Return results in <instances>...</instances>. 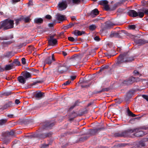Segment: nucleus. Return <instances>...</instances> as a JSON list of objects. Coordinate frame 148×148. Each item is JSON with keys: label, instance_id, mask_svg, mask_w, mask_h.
Returning a JSON list of instances; mask_svg holds the SVG:
<instances>
[{"label": "nucleus", "instance_id": "f3484780", "mask_svg": "<svg viewBox=\"0 0 148 148\" xmlns=\"http://www.w3.org/2000/svg\"><path fill=\"white\" fill-rule=\"evenodd\" d=\"M14 132L13 130H12L10 132L8 131L6 132L4 134V136L6 138L10 136H12L14 135Z\"/></svg>", "mask_w": 148, "mask_h": 148}, {"label": "nucleus", "instance_id": "774afa93", "mask_svg": "<svg viewBox=\"0 0 148 148\" xmlns=\"http://www.w3.org/2000/svg\"><path fill=\"white\" fill-rule=\"evenodd\" d=\"M133 72H134V74L135 75H138L140 74L139 72L138 71H137L136 70H135Z\"/></svg>", "mask_w": 148, "mask_h": 148}, {"label": "nucleus", "instance_id": "8fccbe9b", "mask_svg": "<svg viewBox=\"0 0 148 148\" xmlns=\"http://www.w3.org/2000/svg\"><path fill=\"white\" fill-rule=\"evenodd\" d=\"M127 35L131 39H133L134 40V39L135 38L134 36L128 33H127Z\"/></svg>", "mask_w": 148, "mask_h": 148}, {"label": "nucleus", "instance_id": "e2e57ef3", "mask_svg": "<svg viewBox=\"0 0 148 148\" xmlns=\"http://www.w3.org/2000/svg\"><path fill=\"white\" fill-rule=\"evenodd\" d=\"M142 97L147 101H148V96L145 95H143Z\"/></svg>", "mask_w": 148, "mask_h": 148}, {"label": "nucleus", "instance_id": "7ed1b4c3", "mask_svg": "<svg viewBox=\"0 0 148 148\" xmlns=\"http://www.w3.org/2000/svg\"><path fill=\"white\" fill-rule=\"evenodd\" d=\"M69 68L66 62L64 63H60L57 67V72L59 74H65Z\"/></svg>", "mask_w": 148, "mask_h": 148}, {"label": "nucleus", "instance_id": "cd10ccee", "mask_svg": "<svg viewBox=\"0 0 148 148\" xmlns=\"http://www.w3.org/2000/svg\"><path fill=\"white\" fill-rule=\"evenodd\" d=\"M34 21L37 24H41L43 22V20L41 18H36L34 19Z\"/></svg>", "mask_w": 148, "mask_h": 148}, {"label": "nucleus", "instance_id": "6ab92c4d", "mask_svg": "<svg viewBox=\"0 0 148 148\" xmlns=\"http://www.w3.org/2000/svg\"><path fill=\"white\" fill-rule=\"evenodd\" d=\"M56 16V18L58 21H63L66 19V17L64 16L61 15L60 14H58Z\"/></svg>", "mask_w": 148, "mask_h": 148}, {"label": "nucleus", "instance_id": "0e129e2a", "mask_svg": "<svg viewBox=\"0 0 148 148\" xmlns=\"http://www.w3.org/2000/svg\"><path fill=\"white\" fill-rule=\"evenodd\" d=\"M127 112L129 116H131V115H132V114L133 113L132 112H131L129 110V109H128L127 111Z\"/></svg>", "mask_w": 148, "mask_h": 148}, {"label": "nucleus", "instance_id": "aec40b11", "mask_svg": "<svg viewBox=\"0 0 148 148\" xmlns=\"http://www.w3.org/2000/svg\"><path fill=\"white\" fill-rule=\"evenodd\" d=\"M118 32L119 38H122L124 36V35L125 34L127 35V34L126 32H125V31L123 30L118 31Z\"/></svg>", "mask_w": 148, "mask_h": 148}, {"label": "nucleus", "instance_id": "20e7f679", "mask_svg": "<svg viewBox=\"0 0 148 148\" xmlns=\"http://www.w3.org/2000/svg\"><path fill=\"white\" fill-rule=\"evenodd\" d=\"M79 56H75L67 60L66 62L70 67L71 66H75L78 64L80 61Z\"/></svg>", "mask_w": 148, "mask_h": 148}, {"label": "nucleus", "instance_id": "49530a36", "mask_svg": "<svg viewBox=\"0 0 148 148\" xmlns=\"http://www.w3.org/2000/svg\"><path fill=\"white\" fill-rule=\"evenodd\" d=\"M49 144H42L41 145V148H46L49 147Z\"/></svg>", "mask_w": 148, "mask_h": 148}, {"label": "nucleus", "instance_id": "a878e982", "mask_svg": "<svg viewBox=\"0 0 148 148\" xmlns=\"http://www.w3.org/2000/svg\"><path fill=\"white\" fill-rule=\"evenodd\" d=\"M110 36L111 38L114 37L119 38L118 32H111L110 35Z\"/></svg>", "mask_w": 148, "mask_h": 148}, {"label": "nucleus", "instance_id": "09e8293b", "mask_svg": "<svg viewBox=\"0 0 148 148\" xmlns=\"http://www.w3.org/2000/svg\"><path fill=\"white\" fill-rule=\"evenodd\" d=\"M136 27V26L134 25H130L129 26V28L131 29H135Z\"/></svg>", "mask_w": 148, "mask_h": 148}, {"label": "nucleus", "instance_id": "7c9ffc66", "mask_svg": "<svg viewBox=\"0 0 148 148\" xmlns=\"http://www.w3.org/2000/svg\"><path fill=\"white\" fill-rule=\"evenodd\" d=\"M109 66L108 65H103L101 67V69L99 71V72L102 71L104 69H107L109 68Z\"/></svg>", "mask_w": 148, "mask_h": 148}, {"label": "nucleus", "instance_id": "c9c22d12", "mask_svg": "<svg viewBox=\"0 0 148 148\" xmlns=\"http://www.w3.org/2000/svg\"><path fill=\"white\" fill-rule=\"evenodd\" d=\"M96 28V26L95 25H92L89 26V28L91 31L95 30Z\"/></svg>", "mask_w": 148, "mask_h": 148}, {"label": "nucleus", "instance_id": "f03ea898", "mask_svg": "<svg viewBox=\"0 0 148 148\" xmlns=\"http://www.w3.org/2000/svg\"><path fill=\"white\" fill-rule=\"evenodd\" d=\"M14 21L7 19L2 21L0 23V29L5 30L13 28L14 27Z\"/></svg>", "mask_w": 148, "mask_h": 148}, {"label": "nucleus", "instance_id": "b1692460", "mask_svg": "<svg viewBox=\"0 0 148 148\" xmlns=\"http://www.w3.org/2000/svg\"><path fill=\"white\" fill-rule=\"evenodd\" d=\"M52 63V61L50 56L47 58L44 61V63L45 64H51Z\"/></svg>", "mask_w": 148, "mask_h": 148}, {"label": "nucleus", "instance_id": "a18cd8bd", "mask_svg": "<svg viewBox=\"0 0 148 148\" xmlns=\"http://www.w3.org/2000/svg\"><path fill=\"white\" fill-rule=\"evenodd\" d=\"M73 3L75 4H78L81 2V0H72Z\"/></svg>", "mask_w": 148, "mask_h": 148}, {"label": "nucleus", "instance_id": "c85d7f7f", "mask_svg": "<svg viewBox=\"0 0 148 148\" xmlns=\"http://www.w3.org/2000/svg\"><path fill=\"white\" fill-rule=\"evenodd\" d=\"M22 20H23L25 23H28L30 21V17H24L22 16L21 17Z\"/></svg>", "mask_w": 148, "mask_h": 148}, {"label": "nucleus", "instance_id": "680f3d73", "mask_svg": "<svg viewBox=\"0 0 148 148\" xmlns=\"http://www.w3.org/2000/svg\"><path fill=\"white\" fill-rule=\"evenodd\" d=\"M88 138V137L87 136H84L82 137L80 139V140H85L87 139Z\"/></svg>", "mask_w": 148, "mask_h": 148}, {"label": "nucleus", "instance_id": "393cba45", "mask_svg": "<svg viewBox=\"0 0 148 148\" xmlns=\"http://www.w3.org/2000/svg\"><path fill=\"white\" fill-rule=\"evenodd\" d=\"M23 75L26 79L31 77V75L30 73L27 71H26L25 73H23Z\"/></svg>", "mask_w": 148, "mask_h": 148}, {"label": "nucleus", "instance_id": "a211bd4d", "mask_svg": "<svg viewBox=\"0 0 148 148\" xmlns=\"http://www.w3.org/2000/svg\"><path fill=\"white\" fill-rule=\"evenodd\" d=\"M73 33L76 36L82 35V34H84L85 32L84 31H80L78 30H75Z\"/></svg>", "mask_w": 148, "mask_h": 148}, {"label": "nucleus", "instance_id": "13d9d810", "mask_svg": "<svg viewBox=\"0 0 148 148\" xmlns=\"http://www.w3.org/2000/svg\"><path fill=\"white\" fill-rule=\"evenodd\" d=\"M46 138L51 136V132H47L45 133Z\"/></svg>", "mask_w": 148, "mask_h": 148}, {"label": "nucleus", "instance_id": "2f4dec72", "mask_svg": "<svg viewBox=\"0 0 148 148\" xmlns=\"http://www.w3.org/2000/svg\"><path fill=\"white\" fill-rule=\"evenodd\" d=\"M7 121V119H6L0 120V125H5Z\"/></svg>", "mask_w": 148, "mask_h": 148}, {"label": "nucleus", "instance_id": "1a4fd4ad", "mask_svg": "<svg viewBox=\"0 0 148 148\" xmlns=\"http://www.w3.org/2000/svg\"><path fill=\"white\" fill-rule=\"evenodd\" d=\"M104 129V128L102 127L90 130L88 134L91 135H94L97 133L98 132Z\"/></svg>", "mask_w": 148, "mask_h": 148}, {"label": "nucleus", "instance_id": "37998d69", "mask_svg": "<svg viewBox=\"0 0 148 148\" xmlns=\"http://www.w3.org/2000/svg\"><path fill=\"white\" fill-rule=\"evenodd\" d=\"M114 136L115 137H122L121 133L118 132L114 134Z\"/></svg>", "mask_w": 148, "mask_h": 148}, {"label": "nucleus", "instance_id": "5701e85b", "mask_svg": "<svg viewBox=\"0 0 148 148\" xmlns=\"http://www.w3.org/2000/svg\"><path fill=\"white\" fill-rule=\"evenodd\" d=\"M105 27L107 29H110L112 26L114 25L112 22L110 21H107Z\"/></svg>", "mask_w": 148, "mask_h": 148}, {"label": "nucleus", "instance_id": "2eb2a0df", "mask_svg": "<svg viewBox=\"0 0 148 148\" xmlns=\"http://www.w3.org/2000/svg\"><path fill=\"white\" fill-rule=\"evenodd\" d=\"M128 14L129 16L133 17L137 16L138 15V13L134 10H129L128 12Z\"/></svg>", "mask_w": 148, "mask_h": 148}, {"label": "nucleus", "instance_id": "79ce46f5", "mask_svg": "<svg viewBox=\"0 0 148 148\" xmlns=\"http://www.w3.org/2000/svg\"><path fill=\"white\" fill-rule=\"evenodd\" d=\"M11 92H3L2 95L4 96H8L11 95Z\"/></svg>", "mask_w": 148, "mask_h": 148}, {"label": "nucleus", "instance_id": "423d86ee", "mask_svg": "<svg viewBox=\"0 0 148 148\" xmlns=\"http://www.w3.org/2000/svg\"><path fill=\"white\" fill-rule=\"evenodd\" d=\"M134 41L136 44L140 45L148 43V41L145 40L143 39H140L138 38H134Z\"/></svg>", "mask_w": 148, "mask_h": 148}, {"label": "nucleus", "instance_id": "ea45409f", "mask_svg": "<svg viewBox=\"0 0 148 148\" xmlns=\"http://www.w3.org/2000/svg\"><path fill=\"white\" fill-rule=\"evenodd\" d=\"M12 63H13V64L14 65V64H16L18 66H20L21 65L20 62L17 59H15L14 61Z\"/></svg>", "mask_w": 148, "mask_h": 148}, {"label": "nucleus", "instance_id": "f704fd0d", "mask_svg": "<svg viewBox=\"0 0 148 148\" xmlns=\"http://www.w3.org/2000/svg\"><path fill=\"white\" fill-rule=\"evenodd\" d=\"M121 133L122 137L128 136V134L127 133V130H125L124 131H123L121 132Z\"/></svg>", "mask_w": 148, "mask_h": 148}, {"label": "nucleus", "instance_id": "bf43d9fd", "mask_svg": "<svg viewBox=\"0 0 148 148\" xmlns=\"http://www.w3.org/2000/svg\"><path fill=\"white\" fill-rule=\"evenodd\" d=\"M30 71H32L35 72L36 73H38L39 72V70H36L34 69H30Z\"/></svg>", "mask_w": 148, "mask_h": 148}, {"label": "nucleus", "instance_id": "c03bdc74", "mask_svg": "<svg viewBox=\"0 0 148 148\" xmlns=\"http://www.w3.org/2000/svg\"><path fill=\"white\" fill-rule=\"evenodd\" d=\"M138 16L140 18H142L143 17L144 13L143 12H138Z\"/></svg>", "mask_w": 148, "mask_h": 148}, {"label": "nucleus", "instance_id": "39448f33", "mask_svg": "<svg viewBox=\"0 0 148 148\" xmlns=\"http://www.w3.org/2000/svg\"><path fill=\"white\" fill-rule=\"evenodd\" d=\"M55 125V123L53 121H46L42 124H41V126L43 129L46 128L51 129Z\"/></svg>", "mask_w": 148, "mask_h": 148}, {"label": "nucleus", "instance_id": "9d476101", "mask_svg": "<svg viewBox=\"0 0 148 148\" xmlns=\"http://www.w3.org/2000/svg\"><path fill=\"white\" fill-rule=\"evenodd\" d=\"M136 129H138V130L137 131H136L134 134V135L136 137H139L143 136L145 135V133L143 131L141 130V128H137Z\"/></svg>", "mask_w": 148, "mask_h": 148}, {"label": "nucleus", "instance_id": "338daca9", "mask_svg": "<svg viewBox=\"0 0 148 148\" xmlns=\"http://www.w3.org/2000/svg\"><path fill=\"white\" fill-rule=\"evenodd\" d=\"M117 8V5L116 4H114L113 6L112 9L111 10H115Z\"/></svg>", "mask_w": 148, "mask_h": 148}, {"label": "nucleus", "instance_id": "72a5a7b5", "mask_svg": "<svg viewBox=\"0 0 148 148\" xmlns=\"http://www.w3.org/2000/svg\"><path fill=\"white\" fill-rule=\"evenodd\" d=\"M109 90V88H102L101 90L100 91H97V93H100L101 92H104L105 91H108Z\"/></svg>", "mask_w": 148, "mask_h": 148}, {"label": "nucleus", "instance_id": "412c9836", "mask_svg": "<svg viewBox=\"0 0 148 148\" xmlns=\"http://www.w3.org/2000/svg\"><path fill=\"white\" fill-rule=\"evenodd\" d=\"M13 63H11L8 65H5L4 70L8 71L12 69L15 67L14 65L13 64Z\"/></svg>", "mask_w": 148, "mask_h": 148}, {"label": "nucleus", "instance_id": "0eeeda50", "mask_svg": "<svg viewBox=\"0 0 148 148\" xmlns=\"http://www.w3.org/2000/svg\"><path fill=\"white\" fill-rule=\"evenodd\" d=\"M14 103H13L12 101H8L5 103V104L2 106L1 108L3 110H5L13 107L14 106Z\"/></svg>", "mask_w": 148, "mask_h": 148}, {"label": "nucleus", "instance_id": "bb28decb", "mask_svg": "<svg viewBox=\"0 0 148 148\" xmlns=\"http://www.w3.org/2000/svg\"><path fill=\"white\" fill-rule=\"evenodd\" d=\"M128 136L130 135L133 132H135L136 131H137L138 130V129H128L127 130Z\"/></svg>", "mask_w": 148, "mask_h": 148}, {"label": "nucleus", "instance_id": "58836bf2", "mask_svg": "<svg viewBox=\"0 0 148 148\" xmlns=\"http://www.w3.org/2000/svg\"><path fill=\"white\" fill-rule=\"evenodd\" d=\"M75 23H70L69 24L66 26L65 27L66 29H68L69 28H70L72 27V26H74Z\"/></svg>", "mask_w": 148, "mask_h": 148}, {"label": "nucleus", "instance_id": "f257e3e1", "mask_svg": "<svg viewBox=\"0 0 148 148\" xmlns=\"http://www.w3.org/2000/svg\"><path fill=\"white\" fill-rule=\"evenodd\" d=\"M134 60V57L130 56L128 52L121 54L117 58V60L113 65V67L117 68L122 66L124 63L130 62Z\"/></svg>", "mask_w": 148, "mask_h": 148}, {"label": "nucleus", "instance_id": "dca6fc26", "mask_svg": "<svg viewBox=\"0 0 148 148\" xmlns=\"http://www.w3.org/2000/svg\"><path fill=\"white\" fill-rule=\"evenodd\" d=\"M45 93L39 92L36 93L34 95L35 97L37 99H40L45 96Z\"/></svg>", "mask_w": 148, "mask_h": 148}, {"label": "nucleus", "instance_id": "69168bd1", "mask_svg": "<svg viewBox=\"0 0 148 148\" xmlns=\"http://www.w3.org/2000/svg\"><path fill=\"white\" fill-rule=\"evenodd\" d=\"M45 18L47 19H50L51 18V16L50 15H46Z\"/></svg>", "mask_w": 148, "mask_h": 148}, {"label": "nucleus", "instance_id": "f8f14e48", "mask_svg": "<svg viewBox=\"0 0 148 148\" xmlns=\"http://www.w3.org/2000/svg\"><path fill=\"white\" fill-rule=\"evenodd\" d=\"M136 78L133 77H131L128 79L124 81V83L127 85H129L133 83L136 80Z\"/></svg>", "mask_w": 148, "mask_h": 148}, {"label": "nucleus", "instance_id": "052dcab7", "mask_svg": "<svg viewBox=\"0 0 148 148\" xmlns=\"http://www.w3.org/2000/svg\"><path fill=\"white\" fill-rule=\"evenodd\" d=\"M88 83V81L86 80H85L84 79H82V82H81V84H84L87 83Z\"/></svg>", "mask_w": 148, "mask_h": 148}, {"label": "nucleus", "instance_id": "e433bc0d", "mask_svg": "<svg viewBox=\"0 0 148 148\" xmlns=\"http://www.w3.org/2000/svg\"><path fill=\"white\" fill-rule=\"evenodd\" d=\"M68 39L71 42L77 41V38H74L73 37H69L68 38Z\"/></svg>", "mask_w": 148, "mask_h": 148}, {"label": "nucleus", "instance_id": "6e6552de", "mask_svg": "<svg viewBox=\"0 0 148 148\" xmlns=\"http://www.w3.org/2000/svg\"><path fill=\"white\" fill-rule=\"evenodd\" d=\"M58 6L61 10L65 9L67 7V4L66 1H62L61 2H60Z\"/></svg>", "mask_w": 148, "mask_h": 148}, {"label": "nucleus", "instance_id": "473e14b6", "mask_svg": "<svg viewBox=\"0 0 148 148\" xmlns=\"http://www.w3.org/2000/svg\"><path fill=\"white\" fill-rule=\"evenodd\" d=\"M12 52H7L4 55L5 57L11 58L13 56L12 55Z\"/></svg>", "mask_w": 148, "mask_h": 148}, {"label": "nucleus", "instance_id": "864d4df0", "mask_svg": "<svg viewBox=\"0 0 148 148\" xmlns=\"http://www.w3.org/2000/svg\"><path fill=\"white\" fill-rule=\"evenodd\" d=\"M104 9L106 11H108L110 10L109 7L107 4L104 5Z\"/></svg>", "mask_w": 148, "mask_h": 148}, {"label": "nucleus", "instance_id": "de8ad7c7", "mask_svg": "<svg viewBox=\"0 0 148 148\" xmlns=\"http://www.w3.org/2000/svg\"><path fill=\"white\" fill-rule=\"evenodd\" d=\"M22 21L21 17L15 20V23L16 25H18L19 23V22Z\"/></svg>", "mask_w": 148, "mask_h": 148}, {"label": "nucleus", "instance_id": "4468645a", "mask_svg": "<svg viewBox=\"0 0 148 148\" xmlns=\"http://www.w3.org/2000/svg\"><path fill=\"white\" fill-rule=\"evenodd\" d=\"M99 13V12L97 9H95L92 10L90 14V16L92 18H94L98 15Z\"/></svg>", "mask_w": 148, "mask_h": 148}, {"label": "nucleus", "instance_id": "4be33fe9", "mask_svg": "<svg viewBox=\"0 0 148 148\" xmlns=\"http://www.w3.org/2000/svg\"><path fill=\"white\" fill-rule=\"evenodd\" d=\"M17 79L18 82L22 84H24L26 82L25 79L23 76H20L18 77Z\"/></svg>", "mask_w": 148, "mask_h": 148}, {"label": "nucleus", "instance_id": "4d7b16f0", "mask_svg": "<svg viewBox=\"0 0 148 148\" xmlns=\"http://www.w3.org/2000/svg\"><path fill=\"white\" fill-rule=\"evenodd\" d=\"M71 82V81L69 80H68L65 83H64L63 85H64V86H66L70 84V83Z\"/></svg>", "mask_w": 148, "mask_h": 148}, {"label": "nucleus", "instance_id": "6e6d98bb", "mask_svg": "<svg viewBox=\"0 0 148 148\" xmlns=\"http://www.w3.org/2000/svg\"><path fill=\"white\" fill-rule=\"evenodd\" d=\"M22 63L23 64H26V60L25 58H22L21 59Z\"/></svg>", "mask_w": 148, "mask_h": 148}, {"label": "nucleus", "instance_id": "3c124183", "mask_svg": "<svg viewBox=\"0 0 148 148\" xmlns=\"http://www.w3.org/2000/svg\"><path fill=\"white\" fill-rule=\"evenodd\" d=\"M43 81L42 80H39V81H37L36 82H34L32 84V85H36L38 83H42Z\"/></svg>", "mask_w": 148, "mask_h": 148}, {"label": "nucleus", "instance_id": "ddd939ff", "mask_svg": "<svg viewBox=\"0 0 148 148\" xmlns=\"http://www.w3.org/2000/svg\"><path fill=\"white\" fill-rule=\"evenodd\" d=\"M30 138H32L37 137L40 138H46L45 134L44 133L40 134H33L30 136Z\"/></svg>", "mask_w": 148, "mask_h": 148}, {"label": "nucleus", "instance_id": "4c0bfd02", "mask_svg": "<svg viewBox=\"0 0 148 148\" xmlns=\"http://www.w3.org/2000/svg\"><path fill=\"white\" fill-rule=\"evenodd\" d=\"M108 3V2L107 0H103L101 1L100 2V4L101 5H105L107 4Z\"/></svg>", "mask_w": 148, "mask_h": 148}, {"label": "nucleus", "instance_id": "c756f323", "mask_svg": "<svg viewBox=\"0 0 148 148\" xmlns=\"http://www.w3.org/2000/svg\"><path fill=\"white\" fill-rule=\"evenodd\" d=\"M79 101L77 100L74 103V104L72 106H71L69 108V111H71V110L73 109L76 106H77L79 103Z\"/></svg>", "mask_w": 148, "mask_h": 148}, {"label": "nucleus", "instance_id": "5fc2aeb1", "mask_svg": "<svg viewBox=\"0 0 148 148\" xmlns=\"http://www.w3.org/2000/svg\"><path fill=\"white\" fill-rule=\"evenodd\" d=\"M94 39L97 41H99L101 39L98 36H96L94 37Z\"/></svg>", "mask_w": 148, "mask_h": 148}, {"label": "nucleus", "instance_id": "a19ab883", "mask_svg": "<svg viewBox=\"0 0 148 148\" xmlns=\"http://www.w3.org/2000/svg\"><path fill=\"white\" fill-rule=\"evenodd\" d=\"M10 39L9 37H0V41L8 40Z\"/></svg>", "mask_w": 148, "mask_h": 148}, {"label": "nucleus", "instance_id": "603ef678", "mask_svg": "<svg viewBox=\"0 0 148 148\" xmlns=\"http://www.w3.org/2000/svg\"><path fill=\"white\" fill-rule=\"evenodd\" d=\"M127 144L125 143H122L119 144L118 146L119 147H124L127 145Z\"/></svg>", "mask_w": 148, "mask_h": 148}, {"label": "nucleus", "instance_id": "9b49d317", "mask_svg": "<svg viewBox=\"0 0 148 148\" xmlns=\"http://www.w3.org/2000/svg\"><path fill=\"white\" fill-rule=\"evenodd\" d=\"M48 43L49 45L53 46L57 44V40L56 39L49 38L48 39Z\"/></svg>", "mask_w": 148, "mask_h": 148}]
</instances>
